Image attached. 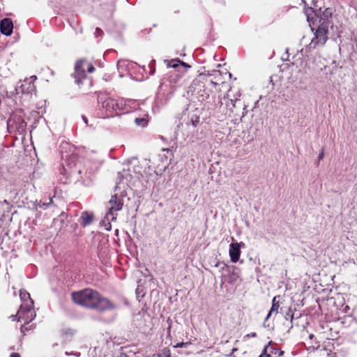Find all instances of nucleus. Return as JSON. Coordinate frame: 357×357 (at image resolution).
Returning <instances> with one entry per match:
<instances>
[{
    "label": "nucleus",
    "mask_w": 357,
    "mask_h": 357,
    "mask_svg": "<svg viewBox=\"0 0 357 357\" xmlns=\"http://www.w3.org/2000/svg\"><path fill=\"white\" fill-rule=\"evenodd\" d=\"M72 298L80 305L96 308L100 311L111 310L115 307L109 300L102 297L98 292L91 289H85L72 294Z\"/></svg>",
    "instance_id": "f257e3e1"
},
{
    "label": "nucleus",
    "mask_w": 357,
    "mask_h": 357,
    "mask_svg": "<svg viewBox=\"0 0 357 357\" xmlns=\"http://www.w3.org/2000/svg\"><path fill=\"white\" fill-rule=\"evenodd\" d=\"M138 102L132 100H124L121 98H112L107 97L102 101V107L107 112V116L119 114L121 112L128 113L137 109Z\"/></svg>",
    "instance_id": "f03ea898"
},
{
    "label": "nucleus",
    "mask_w": 357,
    "mask_h": 357,
    "mask_svg": "<svg viewBox=\"0 0 357 357\" xmlns=\"http://www.w3.org/2000/svg\"><path fill=\"white\" fill-rule=\"evenodd\" d=\"M120 186H116L115 189V193L111 197L108 203V212L106 213L105 216V219L102 221L103 223L107 222V224H105L106 229H111V221H114L116 219V212L121 210L123 205V197L124 195L123 194L119 195L117 192L118 190L120 188Z\"/></svg>",
    "instance_id": "7ed1b4c3"
},
{
    "label": "nucleus",
    "mask_w": 357,
    "mask_h": 357,
    "mask_svg": "<svg viewBox=\"0 0 357 357\" xmlns=\"http://www.w3.org/2000/svg\"><path fill=\"white\" fill-rule=\"evenodd\" d=\"M320 24L316 29L314 33V37L312 38L310 44L306 47V49L309 50L316 49L319 47H322L328 39V29L330 23L328 20H324L321 22V20L319 21Z\"/></svg>",
    "instance_id": "20e7f679"
},
{
    "label": "nucleus",
    "mask_w": 357,
    "mask_h": 357,
    "mask_svg": "<svg viewBox=\"0 0 357 357\" xmlns=\"http://www.w3.org/2000/svg\"><path fill=\"white\" fill-rule=\"evenodd\" d=\"M17 317V321L23 322L24 324L21 326V332L24 333L27 331L26 324L30 323L36 317V312L33 310V306H25L20 305L19 310L16 315H12L11 318L15 320L14 318Z\"/></svg>",
    "instance_id": "39448f33"
},
{
    "label": "nucleus",
    "mask_w": 357,
    "mask_h": 357,
    "mask_svg": "<svg viewBox=\"0 0 357 357\" xmlns=\"http://www.w3.org/2000/svg\"><path fill=\"white\" fill-rule=\"evenodd\" d=\"M95 68L91 63L85 59L78 61L75 66L74 77L77 84H80L82 83V79L86 78V70L91 73L94 71Z\"/></svg>",
    "instance_id": "423d86ee"
},
{
    "label": "nucleus",
    "mask_w": 357,
    "mask_h": 357,
    "mask_svg": "<svg viewBox=\"0 0 357 357\" xmlns=\"http://www.w3.org/2000/svg\"><path fill=\"white\" fill-rule=\"evenodd\" d=\"M199 100L206 102L208 107L210 109L220 107L222 104L220 96L216 97L215 93L207 89H205L203 93L200 94Z\"/></svg>",
    "instance_id": "0eeeda50"
},
{
    "label": "nucleus",
    "mask_w": 357,
    "mask_h": 357,
    "mask_svg": "<svg viewBox=\"0 0 357 357\" xmlns=\"http://www.w3.org/2000/svg\"><path fill=\"white\" fill-rule=\"evenodd\" d=\"M245 244L243 242L241 243H231L229 245V254L231 261L234 263H236L240 258L241 255V248L244 247Z\"/></svg>",
    "instance_id": "6e6552de"
},
{
    "label": "nucleus",
    "mask_w": 357,
    "mask_h": 357,
    "mask_svg": "<svg viewBox=\"0 0 357 357\" xmlns=\"http://www.w3.org/2000/svg\"><path fill=\"white\" fill-rule=\"evenodd\" d=\"M35 85L30 79H24L20 83V85L17 86V93H31L35 91Z\"/></svg>",
    "instance_id": "1a4fd4ad"
},
{
    "label": "nucleus",
    "mask_w": 357,
    "mask_h": 357,
    "mask_svg": "<svg viewBox=\"0 0 357 357\" xmlns=\"http://www.w3.org/2000/svg\"><path fill=\"white\" fill-rule=\"evenodd\" d=\"M13 29V24L10 19L4 18L0 22V31L2 34L10 36Z\"/></svg>",
    "instance_id": "9d476101"
},
{
    "label": "nucleus",
    "mask_w": 357,
    "mask_h": 357,
    "mask_svg": "<svg viewBox=\"0 0 357 357\" xmlns=\"http://www.w3.org/2000/svg\"><path fill=\"white\" fill-rule=\"evenodd\" d=\"M20 297L22 301L21 305L33 306V301L31 298L29 293L25 290H21L20 292Z\"/></svg>",
    "instance_id": "9b49d317"
},
{
    "label": "nucleus",
    "mask_w": 357,
    "mask_h": 357,
    "mask_svg": "<svg viewBox=\"0 0 357 357\" xmlns=\"http://www.w3.org/2000/svg\"><path fill=\"white\" fill-rule=\"evenodd\" d=\"M148 121V114L147 112H145L142 116L136 117L135 119V123L137 126L144 128L147 126Z\"/></svg>",
    "instance_id": "f8f14e48"
},
{
    "label": "nucleus",
    "mask_w": 357,
    "mask_h": 357,
    "mask_svg": "<svg viewBox=\"0 0 357 357\" xmlns=\"http://www.w3.org/2000/svg\"><path fill=\"white\" fill-rule=\"evenodd\" d=\"M241 94L239 91H238L234 96L233 98L229 99L228 102H227V107L229 108V109L233 112V109L236 107V102L239 100Z\"/></svg>",
    "instance_id": "ddd939ff"
},
{
    "label": "nucleus",
    "mask_w": 357,
    "mask_h": 357,
    "mask_svg": "<svg viewBox=\"0 0 357 357\" xmlns=\"http://www.w3.org/2000/svg\"><path fill=\"white\" fill-rule=\"evenodd\" d=\"M277 299V297L275 296L273 300H272V306H271V308L268 312V314H267L266 319H265V321H267L270 317L271 316V314L273 313H278V308L280 307V305H279V302L276 301Z\"/></svg>",
    "instance_id": "4468645a"
},
{
    "label": "nucleus",
    "mask_w": 357,
    "mask_h": 357,
    "mask_svg": "<svg viewBox=\"0 0 357 357\" xmlns=\"http://www.w3.org/2000/svg\"><path fill=\"white\" fill-rule=\"evenodd\" d=\"M81 220L83 225L86 226L89 225L92 222L93 216L91 214L87 212H84L81 215Z\"/></svg>",
    "instance_id": "2eb2a0df"
},
{
    "label": "nucleus",
    "mask_w": 357,
    "mask_h": 357,
    "mask_svg": "<svg viewBox=\"0 0 357 357\" xmlns=\"http://www.w3.org/2000/svg\"><path fill=\"white\" fill-rule=\"evenodd\" d=\"M168 66L172 68H178V66H183L185 68H190V66H188L187 63L181 61L179 59H174L172 60L168 64Z\"/></svg>",
    "instance_id": "dca6fc26"
},
{
    "label": "nucleus",
    "mask_w": 357,
    "mask_h": 357,
    "mask_svg": "<svg viewBox=\"0 0 357 357\" xmlns=\"http://www.w3.org/2000/svg\"><path fill=\"white\" fill-rule=\"evenodd\" d=\"M200 121V119H199V116H197V115H192L190 117V123L192 124V126L195 128L197 126V125L199 124Z\"/></svg>",
    "instance_id": "f3484780"
},
{
    "label": "nucleus",
    "mask_w": 357,
    "mask_h": 357,
    "mask_svg": "<svg viewBox=\"0 0 357 357\" xmlns=\"http://www.w3.org/2000/svg\"><path fill=\"white\" fill-rule=\"evenodd\" d=\"M271 342H269L268 344L266 345L263 349V351L261 354V355H263L264 357H271V355L269 353V345L271 344Z\"/></svg>",
    "instance_id": "a211bd4d"
},
{
    "label": "nucleus",
    "mask_w": 357,
    "mask_h": 357,
    "mask_svg": "<svg viewBox=\"0 0 357 357\" xmlns=\"http://www.w3.org/2000/svg\"><path fill=\"white\" fill-rule=\"evenodd\" d=\"M210 75H212L214 77V79L216 80L217 82H220L222 81V74L220 71H218V70H215L213 72V74H211Z\"/></svg>",
    "instance_id": "6ab92c4d"
},
{
    "label": "nucleus",
    "mask_w": 357,
    "mask_h": 357,
    "mask_svg": "<svg viewBox=\"0 0 357 357\" xmlns=\"http://www.w3.org/2000/svg\"><path fill=\"white\" fill-rule=\"evenodd\" d=\"M278 352V355L280 356H282L284 352L282 351H279L278 349H275V348H269V353L271 354V355L272 354H276Z\"/></svg>",
    "instance_id": "aec40b11"
},
{
    "label": "nucleus",
    "mask_w": 357,
    "mask_h": 357,
    "mask_svg": "<svg viewBox=\"0 0 357 357\" xmlns=\"http://www.w3.org/2000/svg\"><path fill=\"white\" fill-rule=\"evenodd\" d=\"M189 343L188 342H180L176 344L174 347L176 348H182L185 347Z\"/></svg>",
    "instance_id": "412c9836"
},
{
    "label": "nucleus",
    "mask_w": 357,
    "mask_h": 357,
    "mask_svg": "<svg viewBox=\"0 0 357 357\" xmlns=\"http://www.w3.org/2000/svg\"><path fill=\"white\" fill-rule=\"evenodd\" d=\"M102 33V30H101V29H100L99 28H96V32H95V33H94V34H95V36H96V37H98V36H100Z\"/></svg>",
    "instance_id": "4be33fe9"
},
{
    "label": "nucleus",
    "mask_w": 357,
    "mask_h": 357,
    "mask_svg": "<svg viewBox=\"0 0 357 357\" xmlns=\"http://www.w3.org/2000/svg\"><path fill=\"white\" fill-rule=\"evenodd\" d=\"M257 336L256 333H251L249 334H247L245 337H255Z\"/></svg>",
    "instance_id": "5701e85b"
},
{
    "label": "nucleus",
    "mask_w": 357,
    "mask_h": 357,
    "mask_svg": "<svg viewBox=\"0 0 357 357\" xmlns=\"http://www.w3.org/2000/svg\"><path fill=\"white\" fill-rule=\"evenodd\" d=\"M210 82H211V84H212L214 87H216L218 85V82H217L215 79H211L210 81Z\"/></svg>",
    "instance_id": "b1692460"
},
{
    "label": "nucleus",
    "mask_w": 357,
    "mask_h": 357,
    "mask_svg": "<svg viewBox=\"0 0 357 357\" xmlns=\"http://www.w3.org/2000/svg\"><path fill=\"white\" fill-rule=\"evenodd\" d=\"M324 151H321V152L319 153V156H318V159L319 160H321L324 158Z\"/></svg>",
    "instance_id": "393cba45"
},
{
    "label": "nucleus",
    "mask_w": 357,
    "mask_h": 357,
    "mask_svg": "<svg viewBox=\"0 0 357 357\" xmlns=\"http://www.w3.org/2000/svg\"><path fill=\"white\" fill-rule=\"evenodd\" d=\"M10 357H20V356L17 353H13L10 354Z\"/></svg>",
    "instance_id": "a878e982"
},
{
    "label": "nucleus",
    "mask_w": 357,
    "mask_h": 357,
    "mask_svg": "<svg viewBox=\"0 0 357 357\" xmlns=\"http://www.w3.org/2000/svg\"><path fill=\"white\" fill-rule=\"evenodd\" d=\"M243 109L245 110L246 109V106L244 105V107H243ZM247 113L246 111H245L243 113V116H244L245 115V114Z\"/></svg>",
    "instance_id": "bb28decb"
},
{
    "label": "nucleus",
    "mask_w": 357,
    "mask_h": 357,
    "mask_svg": "<svg viewBox=\"0 0 357 357\" xmlns=\"http://www.w3.org/2000/svg\"><path fill=\"white\" fill-rule=\"evenodd\" d=\"M165 357H171L169 352H167Z\"/></svg>",
    "instance_id": "cd10ccee"
},
{
    "label": "nucleus",
    "mask_w": 357,
    "mask_h": 357,
    "mask_svg": "<svg viewBox=\"0 0 357 357\" xmlns=\"http://www.w3.org/2000/svg\"><path fill=\"white\" fill-rule=\"evenodd\" d=\"M313 337H314V335L310 334V335H309V338H310V339H312Z\"/></svg>",
    "instance_id": "c85d7f7f"
},
{
    "label": "nucleus",
    "mask_w": 357,
    "mask_h": 357,
    "mask_svg": "<svg viewBox=\"0 0 357 357\" xmlns=\"http://www.w3.org/2000/svg\"><path fill=\"white\" fill-rule=\"evenodd\" d=\"M352 261L354 264H356V261L354 259L352 260ZM356 264H357V259H356Z\"/></svg>",
    "instance_id": "c756f323"
},
{
    "label": "nucleus",
    "mask_w": 357,
    "mask_h": 357,
    "mask_svg": "<svg viewBox=\"0 0 357 357\" xmlns=\"http://www.w3.org/2000/svg\"><path fill=\"white\" fill-rule=\"evenodd\" d=\"M312 31H314V27H312Z\"/></svg>",
    "instance_id": "7c9ffc66"
},
{
    "label": "nucleus",
    "mask_w": 357,
    "mask_h": 357,
    "mask_svg": "<svg viewBox=\"0 0 357 357\" xmlns=\"http://www.w3.org/2000/svg\"><path fill=\"white\" fill-rule=\"evenodd\" d=\"M259 357H264L263 355H260Z\"/></svg>",
    "instance_id": "2f4dec72"
}]
</instances>
